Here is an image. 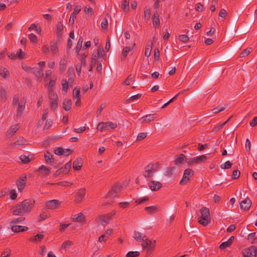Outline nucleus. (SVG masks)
I'll list each match as a JSON object with an SVG mask.
<instances>
[{"instance_id": "1", "label": "nucleus", "mask_w": 257, "mask_h": 257, "mask_svg": "<svg viewBox=\"0 0 257 257\" xmlns=\"http://www.w3.org/2000/svg\"><path fill=\"white\" fill-rule=\"evenodd\" d=\"M35 203L33 200L27 199L18 203L11 208L12 213L15 215H23L30 212Z\"/></svg>"}, {"instance_id": "2", "label": "nucleus", "mask_w": 257, "mask_h": 257, "mask_svg": "<svg viewBox=\"0 0 257 257\" xmlns=\"http://www.w3.org/2000/svg\"><path fill=\"white\" fill-rule=\"evenodd\" d=\"M200 217L198 218V222L203 226H206L210 222V215L209 209L202 207L200 210Z\"/></svg>"}, {"instance_id": "3", "label": "nucleus", "mask_w": 257, "mask_h": 257, "mask_svg": "<svg viewBox=\"0 0 257 257\" xmlns=\"http://www.w3.org/2000/svg\"><path fill=\"white\" fill-rule=\"evenodd\" d=\"M156 241L154 239H150L147 237L146 240L142 243V247L143 249H146L147 254H150L153 251L155 247Z\"/></svg>"}, {"instance_id": "4", "label": "nucleus", "mask_w": 257, "mask_h": 257, "mask_svg": "<svg viewBox=\"0 0 257 257\" xmlns=\"http://www.w3.org/2000/svg\"><path fill=\"white\" fill-rule=\"evenodd\" d=\"M111 220V215L110 214H100L96 218V222L99 226L100 225L103 226L107 224Z\"/></svg>"}, {"instance_id": "5", "label": "nucleus", "mask_w": 257, "mask_h": 257, "mask_svg": "<svg viewBox=\"0 0 257 257\" xmlns=\"http://www.w3.org/2000/svg\"><path fill=\"white\" fill-rule=\"evenodd\" d=\"M48 97L50 99V107L55 110L58 107V97L55 92L48 93Z\"/></svg>"}, {"instance_id": "6", "label": "nucleus", "mask_w": 257, "mask_h": 257, "mask_svg": "<svg viewBox=\"0 0 257 257\" xmlns=\"http://www.w3.org/2000/svg\"><path fill=\"white\" fill-rule=\"evenodd\" d=\"M63 28L64 26L62 22L61 21L58 22L56 24V36L58 41H60L62 39L63 34Z\"/></svg>"}, {"instance_id": "7", "label": "nucleus", "mask_w": 257, "mask_h": 257, "mask_svg": "<svg viewBox=\"0 0 257 257\" xmlns=\"http://www.w3.org/2000/svg\"><path fill=\"white\" fill-rule=\"evenodd\" d=\"M256 248L255 246H251L246 248L243 252L244 257H255Z\"/></svg>"}, {"instance_id": "8", "label": "nucleus", "mask_w": 257, "mask_h": 257, "mask_svg": "<svg viewBox=\"0 0 257 257\" xmlns=\"http://www.w3.org/2000/svg\"><path fill=\"white\" fill-rule=\"evenodd\" d=\"M190 174L193 175V171L191 169H186L183 174V176L182 180L180 182L181 185L184 184L189 180V176Z\"/></svg>"}, {"instance_id": "9", "label": "nucleus", "mask_w": 257, "mask_h": 257, "mask_svg": "<svg viewBox=\"0 0 257 257\" xmlns=\"http://www.w3.org/2000/svg\"><path fill=\"white\" fill-rule=\"evenodd\" d=\"M133 237L136 241L141 242L142 243L145 239L146 240V238L147 237L144 233L140 231H135L133 233Z\"/></svg>"}, {"instance_id": "10", "label": "nucleus", "mask_w": 257, "mask_h": 257, "mask_svg": "<svg viewBox=\"0 0 257 257\" xmlns=\"http://www.w3.org/2000/svg\"><path fill=\"white\" fill-rule=\"evenodd\" d=\"M11 229L15 233L24 232L28 230V227L25 226L13 225H11Z\"/></svg>"}, {"instance_id": "11", "label": "nucleus", "mask_w": 257, "mask_h": 257, "mask_svg": "<svg viewBox=\"0 0 257 257\" xmlns=\"http://www.w3.org/2000/svg\"><path fill=\"white\" fill-rule=\"evenodd\" d=\"M44 237V234L43 232H39L37 234L32 237H31L29 240L30 241L34 243H38L41 242Z\"/></svg>"}, {"instance_id": "12", "label": "nucleus", "mask_w": 257, "mask_h": 257, "mask_svg": "<svg viewBox=\"0 0 257 257\" xmlns=\"http://www.w3.org/2000/svg\"><path fill=\"white\" fill-rule=\"evenodd\" d=\"M251 201L248 198H245L244 200L241 201L240 203V206L241 209L244 210H248L251 206Z\"/></svg>"}, {"instance_id": "13", "label": "nucleus", "mask_w": 257, "mask_h": 257, "mask_svg": "<svg viewBox=\"0 0 257 257\" xmlns=\"http://www.w3.org/2000/svg\"><path fill=\"white\" fill-rule=\"evenodd\" d=\"M125 187L124 185H121L119 183L114 184L111 187V190H109L108 193H117L123 191V188Z\"/></svg>"}, {"instance_id": "14", "label": "nucleus", "mask_w": 257, "mask_h": 257, "mask_svg": "<svg viewBox=\"0 0 257 257\" xmlns=\"http://www.w3.org/2000/svg\"><path fill=\"white\" fill-rule=\"evenodd\" d=\"M26 176H25L20 178V179L17 181V185L19 192H21L23 191L26 185Z\"/></svg>"}, {"instance_id": "15", "label": "nucleus", "mask_w": 257, "mask_h": 257, "mask_svg": "<svg viewBox=\"0 0 257 257\" xmlns=\"http://www.w3.org/2000/svg\"><path fill=\"white\" fill-rule=\"evenodd\" d=\"M85 219V215L81 212L75 214L72 218L73 221L79 223L84 222Z\"/></svg>"}, {"instance_id": "16", "label": "nucleus", "mask_w": 257, "mask_h": 257, "mask_svg": "<svg viewBox=\"0 0 257 257\" xmlns=\"http://www.w3.org/2000/svg\"><path fill=\"white\" fill-rule=\"evenodd\" d=\"M81 11L80 6H77L75 8L73 12L71 14L69 23L71 25L74 23L75 19L76 18V15L78 14Z\"/></svg>"}, {"instance_id": "17", "label": "nucleus", "mask_w": 257, "mask_h": 257, "mask_svg": "<svg viewBox=\"0 0 257 257\" xmlns=\"http://www.w3.org/2000/svg\"><path fill=\"white\" fill-rule=\"evenodd\" d=\"M149 186L151 190L157 191L162 187V184L158 181H152L149 183Z\"/></svg>"}, {"instance_id": "18", "label": "nucleus", "mask_w": 257, "mask_h": 257, "mask_svg": "<svg viewBox=\"0 0 257 257\" xmlns=\"http://www.w3.org/2000/svg\"><path fill=\"white\" fill-rule=\"evenodd\" d=\"M60 204V202L57 200H52L46 203V207L51 209H55L58 207Z\"/></svg>"}, {"instance_id": "19", "label": "nucleus", "mask_w": 257, "mask_h": 257, "mask_svg": "<svg viewBox=\"0 0 257 257\" xmlns=\"http://www.w3.org/2000/svg\"><path fill=\"white\" fill-rule=\"evenodd\" d=\"M44 158L45 162L47 164L53 165L54 163V159L53 157L52 154L49 151H46L44 154Z\"/></svg>"}, {"instance_id": "20", "label": "nucleus", "mask_w": 257, "mask_h": 257, "mask_svg": "<svg viewBox=\"0 0 257 257\" xmlns=\"http://www.w3.org/2000/svg\"><path fill=\"white\" fill-rule=\"evenodd\" d=\"M82 160L81 158H77L73 162V168L75 171L80 170L82 166Z\"/></svg>"}, {"instance_id": "21", "label": "nucleus", "mask_w": 257, "mask_h": 257, "mask_svg": "<svg viewBox=\"0 0 257 257\" xmlns=\"http://www.w3.org/2000/svg\"><path fill=\"white\" fill-rule=\"evenodd\" d=\"M152 22L154 27L155 28H157L160 26V21L159 18V15L157 12H156L152 18Z\"/></svg>"}, {"instance_id": "22", "label": "nucleus", "mask_w": 257, "mask_h": 257, "mask_svg": "<svg viewBox=\"0 0 257 257\" xmlns=\"http://www.w3.org/2000/svg\"><path fill=\"white\" fill-rule=\"evenodd\" d=\"M156 117V114H148L141 118L142 123L150 122Z\"/></svg>"}, {"instance_id": "23", "label": "nucleus", "mask_w": 257, "mask_h": 257, "mask_svg": "<svg viewBox=\"0 0 257 257\" xmlns=\"http://www.w3.org/2000/svg\"><path fill=\"white\" fill-rule=\"evenodd\" d=\"M234 237L232 236L226 241L222 242L219 246V248L221 249H224L227 247L229 246L234 240Z\"/></svg>"}, {"instance_id": "24", "label": "nucleus", "mask_w": 257, "mask_h": 257, "mask_svg": "<svg viewBox=\"0 0 257 257\" xmlns=\"http://www.w3.org/2000/svg\"><path fill=\"white\" fill-rule=\"evenodd\" d=\"M186 160V157L184 154H180L179 156H177L175 158L174 161L175 164L176 165H179L180 164H182L184 161Z\"/></svg>"}, {"instance_id": "25", "label": "nucleus", "mask_w": 257, "mask_h": 257, "mask_svg": "<svg viewBox=\"0 0 257 257\" xmlns=\"http://www.w3.org/2000/svg\"><path fill=\"white\" fill-rule=\"evenodd\" d=\"M38 171L43 176H48L50 173V169L44 166H41L38 169Z\"/></svg>"}, {"instance_id": "26", "label": "nucleus", "mask_w": 257, "mask_h": 257, "mask_svg": "<svg viewBox=\"0 0 257 257\" xmlns=\"http://www.w3.org/2000/svg\"><path fill=\"white\" fill-rule=\"evenodd\" d=\"M72 101L70 99L65 98L63 102V108L66 111L69 110L71 108Z\"/></svg>"}, {"instance_id": "27", "label": "nucleus", "mask_w": 257, "mask_h": 257, "mask_svg": "<svg viewBox=\"0 0 257 257\" xmlns=\"http://www.w3.org/2000/svg\"><path fill=\"white\" fill-rule=\"evenodd\" d=\"M18 107L17 110V117H21L25 108V102H21L18 105Z\"/></svg>"}, {"instance_id": "28", "label": "nucleus", "mask_w": 257, "mask_h": 257, "mask_svg": "<svg viewBox=\"0 0 257 257\" xmlns=\"http://www.w3.org/2000/svg\"><path fill=\"white\" fill-rule=\"evenodd\" d=\"M135 46V43H134L132 47H127L126 46V47L123 48L122 51V60H124L126 58V57L127 55V54L130 52L132 51Z\"/></svg>"}, {"instance_id": "29", "label": "nucleus", "mask_w": 257, "mask_h": 257, "mask_svg": "<svg viewBox=\"0 0 257 257\" xmlns=\"http://www.w3.org/2000/svg\"><path fill=\"white\" fill-rule=\"evenodd\" d=\"M19 127L18 126V124L12 125L10 129L7 132V137L10 138L14 135L15 133L19 130Z\"/></svg>"}, {"instance_id": "30", "label": "nucleus", "mask_w": 257, "mask_h": 257, "mask_svg": "<svg viewBox=\"0 0 257 257\" xmlns=\"http://www.w3.org/2000/svg\"><path fill=\"white\" fill-rule=\"evenodd\" d=\"M30 68V69H31L32 70L33 73L35 75V77H37V78L39 79L40 78H42L43 76V75H44L43 71V70H42L41 69L37 68L36 69H35L34 68Z\"/></svg>"}, {"instance_id": "31", "label": "nucleus", "mask_w": 257, "mask_h": 257, "mask_svg": "<svg viewBox=\"0 0 257 257\" xmlns=\"http://www.w3.org/2000/svg\"><path fill=\"white\" fill-rule=\"evenodd\" d=\"M71 167V161H70L67 163L64 167H62L60 168V171L62 172L63 174H66L69 172Z\"/></svg>"}, {"instance_id": "32", "label": "nucleus", "mask_w": 257, "mask_h": 257, "mask_svg": "<svg viewBox=\"0 0 257 257\" xmlns=\"http://www.w3.org/2000/svg\"><path fill=\"white\" fill-rule=\"evenodd\" d=\"M193 160L195 164H199L202 162H205L207 160V157L203 155L198 157H195Z\"/></svg>"}, {"instance_id": "33", "label": "nucleus", "mask_w": 257, "mask_h": 257, "mask_svg": "<svg viewBox=\"0 0 257 257\" xmlns=\"http://www.w3.org/2000/svg\"><path fill=\"white\" fill-rule=\"evenodd\" d=\"M83 39L82 36H80L78 40L76 46L75 47L76 53L78 55L81 49Z\"/></svg>"}, {"instance_id": "34", "label": "nucleus", "mask_w": 257, "mask_h": 257, "mask_svg": "<svg viewBox=\"0 0 257 257\" xmlns=\"http://www.w3.org/2000/svg\"><path fill=\"white\" fill-rule=\"evenodd\" d=\"M56 80V78L55 79H50L48 86V93L55 92Z\"/></svg>"}, {"instance_id": "35", "label": "nucleus", "mask_w": 257, "mask_h": 257, "mask_svg": "<svg viewBox=\"0 0 257 257\" xmlns=\"http://www.w3.org/2000/svg\"><path fill=\"white\" fill-rule=\"evenodd\" d=\"M50 49L53 55H57L59 52L57 43L56 42H51Z\"/></svg>"}, {"instance_id": "36", "label": "nucleus", "mask_w": 257, "mask_h": 257, "mask_svg": "<svg viewBox=\"0 0 257 257\" xmlns=\"http://www.w3.org/2000/svg\"><path fill=\"white\" fill-rule=\"evenodd\" d=\"M176 168L174 167H167L165 172V175L168 177H170L173 175Z\"/></svg>"}, {"instance_id": "37", "label": "nucleus", "mask_w": 257, "mask_h": 257, "mask_svg": "<svg viewBox=\"0 0 257 257\" xmlns=\"http://www.w3.org/2000/svg\"><path fill=\"white\" fill-rule=\"evenodd\" d=\"M147 212L150 214H152L158 211V208L156 206H151L147 207L145 208Z\"/></svg>"}, {"instance_id": "38", "label": "nucleus", "mask_w": 257, "mask_h": 257, "mask_svg": "<svg viewBox=\"0 0 257 257\" xmlns=\"http://www.w3.org/2000/svg\"><path fill=\"white\" fill-rule=\"evenodd\" d=\"M130 0H123L121 5V8L123 12H127L129 10Z\"/></svg>"}, {"instance_id": "39", "label": "nucleus", "mask_w": 257, "mask_h": 257, "mask_svg": "<svg viewBox=\"0 0 257 257\" xmlns=\"http://www.w3.org/2000/svg\"><path fill=\"white\" fill-rule=\"evenodd\" d=\"M66 60L65 59H61L59 63V69L61 72H63L66 68Z\"/></svg>"}, {"instance_id": "40", "label": "nucleus", "mask_w": 257, "mask_h": 257, "mask_svg": "<svg viewBox=\"0 0 257 257\" xmlns=\"http://www.w3.org/2000/svg\"><path fill=\"white\" fill-rule=\"evenodd\" d=\"M252 50V48L250 47L247 48L243 50L240 54L239 57L242 58L247 56L249 54Z\"/></svg>"}, {"instance_id": "41", "label": "nucleus", "mask_w": 257, "mask_h": 257, "mask_svg": "<svg viewBox=\"0 0 257 257\" xmlns=\"http://www.w3.org/2000/svg\"><path fill=\"white\" fill-rule=\"evenodd\" d=\"M25 218L24 217H18L17 218L13 219L10 221V225L11 226L15 225L16 224L21 223L25 220Z\"/></svg>"}, {"instance_id": "42", "label": "nucleus", "mask_w": 257, "mask_h": 257, "mask_svg": "<svg viewBox=\"0 0 257 257\" xmlns=\"http://www.w3.org/2000/svg\"><path fill=\"white\" fill-rule=\"evenodd\" d=\"M150 167L147 166L145 168V171L144 172V176L146 178L151 177L153 175V174L151 172L150 169Z\"/></svg>"}, {"instance_id": "43", "label": "nucleus", "mask_w": 257, "mask_h": 257, "mask_svg": "<svg viewBox=\"0 0 257 257\" xmlns=\"http://www.w3.org/2000/svg\"><path fill=\"white\" fill-rule=\"evenodd\" d=\"M72 244V241L70 240H66L61 245V248L63 249H67L70 247L71 245Z\"/></svg>"}, {"instance_id": "44", "label": "nucleus", "mask_w": 257, "mask_h": 257, "mask_svg": "<svg viewBox=\"0 0 257 257\" xmlns=\"http://www.w3.org/2000/svg\"><path fill=\"white\" fill-rule=\"evenodd\" d=\"M107 124L106 122H99L97 126V129L98 130H100L101 132H102L104 130H107Z\"/></svg>"}, {"instance_id": "45", "label": "nucleus", "mask_w": 257, "mask_h": 257, "mask_svg": "<svg viewBox=\"0 0 257 257\" xmlns=\"http://www.w3.org/2000/svg\"><path fill=\"white\" fill-rule=\"evenodd\" d=\"M158 165H159L158 163H156L153 164H150L148 165V166L150 167V170L153 174L154 173H155L157 171L158 168Z\"/></svg>"}, {"instance_id": "46", "label": "nucleus", "mask_w": 257, "mask_h": 257, "mask_svg": "<svg viewBox=\"0 0 257 257\" xmlns=\"http://www.w3.org/2000/svg\"><path fill=\"white\" fill-rule=\"evenodd\" d=\"M141 96H142V94H141V93H139L136 95L132 96L129 98H128L126 100V103H128L131 102V101H133L134 100H135L136 99H138L140 98L141 97Z\"/></svg>"}, {"instance_id": "47", "label": "nucleus", "mask_w": 257, "mask_h": 257, "mask_svg": "<svg viewBox=\"0 0 257 257\" xmlns=\"http://www.w3.org/2000/svg\"><path fill=\"white\" fill-rule=\"evenodd\" d=\"M152 43H151V45H147L145 51V56L147 57H149L151 53V50H152Z\"/></svg>"}, {"instance_id": "48", "label": "nucleus", "mask_w": 257, "mask_h": 257, "mask_svg": "<svg viewBox=\"0 0 257 257\" xmlns=\"http://www.w3.org/2000/svg\"><path fill=\"white\" fill-rule=\"evenodd\" d=\"M26 140L23 137H20L19 139L14 143L15 145L20 146L25 145Z\"/></svg>"}, {"instance_id": "49", "label": "nucleus", "mask_w": 257, "mask_h": 257, "mask_svg": "<svg viewBox=\"0 0 257 257\" xmlns=\"http://www.w3.org/2000/svg\"><path fill=\"white\" fill-rule=\"evenodd\" d=\"M96 54H98L99 55L100 58H103L104 57H105V52L104 51L103 47L99 46L97 49V52L96 53Z\"/></svg>"}, {"instance_id": "50", "label": "nucleus", "mask_w": 257, "mask_h": 257, "mask_svg": "<svg viewBox=\"0 0 257 257\" xmlns=\"http://www.w3.org/2000/svg\"><path fill=\"white\" fill-rule=\"evenodd\" d=\"M225 109V107L218 106L217 107L212 109L211 110L213 114H216L224 110Z\"/></svg>"}, {"instance_id": "51", "label": "nucleus", "mask_w": 257, "mask_h": 257, "mask_svg": "<svg viewBox=\"0 0 257 257\" xmlns=\"http://www.w3.org/2000/svg\"><path fill=\"white\" fill-rule=\"evenodd\" d=\"M151 16V10L148 7H145L144 9V17L145 19L149 20Z\"/></svg>"}, {"instance_id": "52", "label": "nucleus", "mask_w": 257, "mask_h": 257, "mask_svg": "<svg viewBox=\"0 0 257 257\" xmlns=\"http://www.w3.org/2000/svg\"><path fill=\"white\" fill-rule=\"evenodd\" d=\"M29 30H35L38 33H40L41 32V28L40 26H38L36 25L35 24H33L31 25L30 27L29 28Z\"/></svg>"}, {"instance_id": "53", "label": "nucleus", "mask_w": 257, "mask_h": 257, "mask_svg": "<svg viewBox=\"0 0 257 257\" xmlns=\"http://www.w3.org/2000/svg\"><path fill=\"white\" fill-rule=\"evenodd\" d=\"M20 159L23 164H27L30 161L29 157L25 155H21Z\"/></svg>"}, {"instance_id": "54", "label": "nucleus", "mask_w": 257, "mask_h": 257, "mask_svg": "<svg viewBox=\"0 0 257 257\" xmlns=\"http://www.w3.org/2000/svg\"><path fill=\"white\" fill-rule=\"evenodd\" d=\"M9 75V71L5 68H3L0 72V75L4 78L8 77Z\"/></svg>"}, {"instance_id": "55", "label": "nucleus", "mask_w": 257, "mask_h": 257, "mask_svg": "<svg viewBox=\"0 0 257 257\" xmlns=\"http://www.w3.org/2000/svg\"><path fill=\"white\" fill-rule=\"evenodd\" d=\"M54 153L56 155L61 156L64 154V149L61 147H57L54 150Z\"/></svg>"}, {"instance_id": "56", "label": "nucleus", "mask_w": 257, "mask_h": 257, "mask_svg": "<svg viewBox=\"0 0 257 257\" xmlns=\"http://www.w3.org/2000/svg\"><path fill=\"white\" fill-rule=\"evenodd\" d=\"M29 38L30 41L33 44L37 43V36L33 33H31L29 35Z\"/></svg>"}, {"instance_id": "57", "label": "nucleus", "mask_w": 257, "mask_h": 257, "mask_svg": "<svg viewBox=\"0 0 257 257\" xmlns=\"http://www.w3.org/2000/svg\"><path fill=\"white\" fill-rule=\"evenodd\" d=\"M179 40L183 43H186L189 41V38L186 35H181L179 36Z\"/></svg>"}, {"instance_id": "58", "label": "nucleus", "mask_w": 257, "mask_h": 257, "mask_svg": "<svg viewBox=\"0 0 257 257\" xmlns=\"http://www.w3.org/2000/svg\"><path fill=\"white\" fill-rule=\"evenodd\" d=\"M20 98L18 94L14 96L12 103L14 105H18L21 102H19Z\"/></svg>"}, {"instance_id": "59", "label": "nucleus", "mask_w": 257, "mask_h": 257, "mask_svg": "<svg viewBox=\"0 0 257 257\" xmlns=\"http://www.w3.org/2000/svg\"><path fill=\"white\" fill-rule=\"evenodd\" d=\"M0 95L2 99L5 100L7 98V92L5 89L1 87H0Z\"/></svg>"}, {"instance_id": "60", "label": "nucleus", "mask_w": 257, "mask_h": 257, "mask_svg": "<svg viewBox=\"0 0 257 257\" xmlns=\"http://www.w3.org/2000/svg\"><path fill=\"white\" fill-rule=\"evenodd\" d=\"M62 90L64 91H67L68 88V84L66 79H63L62 81Z\"/></svg>"}, {"instance_id": "61", "label": "nucleus", "mask_w": 257, "mask_h": 257, "mask_svg": "<svg viewBox=\"0 0 257 257\" xmlns=\"http://www.w3.org/2000/svg\"><path fill=\"white\" fill-rule=\"evenodd\" d=\"M140 255L139 251H129L126 255V257H137Z\"/></svg>"}, {"instance_id": "62", "label": "nucleus", "mask_w": 257, "mask_h": 257, "mask_svg": "<svg viewBox=\"0 0 257 257\" xmlns=\"http://www.w3.org/2000/svg\"><path fill=\"white\" fill-rule=\"evenodd\" d=\"M16 55L18 59H23L24 58L25 53L24 52H23L21 49H19Z\"/></svg>"}, {"instance_id": "63", "label": "nucleus", "mask_w": 257, "mask_h": 257, "mask_svg": "<svg viewBox=\"0 0 257 257\" xmlns=\"http://www.w3.org/2000/svg\"><path fill=\"white\" fill-rule=\"evenodd\" d=\"M232 163L229 161H227L224 164L221 165V167L222 169H229L231 167Z\"/></svg>"}, {"instance_id": "64", "label": "nucleus", "mask_w": 257, "mask_h": 257, "mask_svg": "<svg viewBox=\"0 0 257 257\" xmlns=\"http://www.w3.org/2000/svg\"><path fill=\"white\" fill-rule=\"evenodd\" d=\"M11 255V251L10 250H5L1 254L0 257H10Z\"/></svg>"}]
</instances>
